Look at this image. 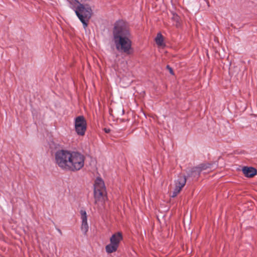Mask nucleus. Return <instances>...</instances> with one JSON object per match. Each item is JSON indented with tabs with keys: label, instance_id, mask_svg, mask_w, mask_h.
<instances>
[{
	"label": "nucleus",
	"instance_id": "1",
	"mask_svg": "<svg viewBox=\"0 0 257 257\" xmlns=\"http://www.w3.org/2000/svg\"><path fill=\"white\" fill-rule=\"evenodd\" d=\"M85 157L80 153L61 150L55 154L56 164L61 169L66 171H77L84 164Z\"/></svg>",
	"mask_w": 257,
	"mask_h": 257
},
{
	"label": "nucleus",
	"instance_id": "2",
	"mask_svg": "<svg viewBox=\"0 0 257 257\" xmlns=\"http://www.w3.org/2000/svg\"><path fill=\"white\" fill-rule=\"evenodd\" d=\"M112 35V41L116 50L121 53L131 54L133 51L132 42L129 30L123 21H119L115 23Z\"/></svg>",
	"mask_w": 257,
	"mask_h": 257
},
{
	"label": "nucleus",
	"instance_id": "3",
	"mask_svg": "<svg viewBox=\"0 0 257 257\" xmlns=\"http://www.w3.org/2000/svg\"><path fill=\"white\" fill-rule=\"evenodd\" d=\"M70 8L73 9L79 20L83 24L84 29L87 27L93 12L88 4H81L79 1H69Z\"/></svg>",
	"mask_w": 257,
	"mask_h": 257
},
{
	"label": "nucleus",
	"instance_id": "4",
	"mask_svg": "<svg viewBox=\"0 0 257 257\" xmlns=\"http://www.w3.org/2000/svg\"><path fill=\"white\" fill-rule=\"evenodd\" d=\"M107 193L104 183L101 178L96 179L94 184L95 203L98 206L102 205L107 199Z\"/></svg>",
	"mask_w": 257,
	"mask_h": 257
},
{
	"label": "nucleus",
	"instance_id": "5",
	"mask_svg": "<svg viewBox=\"0 0 257 257\" xmlns=\"http://www.w3.org/2000/svg\"><path fill=\"white\" fill-rule=\"evenodd\" d=\"M122 238V234L120 232L113 234L110 238V243L105 246L106 251L108 253L116 251Z\"/></svg>",
	"mask_w": 257,
	"mask_h": 257
},
{
	"label": "nucleus",
	"instance_id": "6",
	"mask_svg": "<svg viewBox=\"0 0 257 257\" xmlns=\"http://www.w3.org/2000/svg\"><path fill=\"white\" fill-rule=\"evenodd\" d=\"M186 182V178L185 176L180 175L178 179L175 180L174 184L172 186L170 192V196L175 197L180 192L184 187Z\"/></svg>",
	"mask_w": 257,
	"mask_h": 257
},
{
	"label": "nucleus",
	"instance_id": "7",
	"mask_svg": "<svg viewBox=\"0 0 257 257\" xmlns=\"http://www.w3.org/2000/svg\"><path fill=\"white\" fill-rule=\"evenodd\" d=\"M74 126L75 131L78 135L83 136L85 135L87 122L83 116L80 115L75 118Z\"/></svg>",
	"mask_w": 257,
	"mask_h": 257
},
{
	"label": "nucleus",
	"instance_id": "8",
	"mask_svg": "<svg viewBox=\"0 0 257 257\" xmlns=\"http://www.w3.org/2000/svg\"><path fill=\"white\" fill-rule=\"evenodd\" d=\"M80 213L81 215V219L82 221L81 223V230L82 232H83L85 234L88 230V224L87 223V215L86 212L84 210H81L80 211Z\"/></svg>",
	"mask_w": 257,
	"mask_h": 257
},
{
	"label": "nucleus",
	"instance_id": "9",
	"mask_svg": "<svg viewBox=\"0 0 257 257\" xmlns=\"http://www.w3.org/2000/svg\"><path fill=\"white\" fill-rule=\"evenodd\" d=\"M242 171L246 177L249 178L253 177L257 173L256 170L252 167H244Z\"/></svg>",
	"mask_w": 257,
	"mask_h": 257
},
{
	"label": "nucleus",
	"instance_id": "10",
	"mask_svg": "<svg viewBox=\"0 0 257 257\" xmlns=\"http://www.w3.org/2000/svg\"><path fill=\"white\" fill-rule=\"evenodd\" d=\"M208 168H209V165L201 164L198 167L193 168L192 173H196L197 175H199L202 170H206Z\"/></svg>",
	"mask_w": 257,
	"mask_h": 257
},
{
	"label": "nucleus",
	"instance_id": "11",
	"mask_svg": "<svg viewBox=\"0 0 257 257\" xmlns=\"http://www.w3.org/2000/svg\"><path fill=\"white\" fill-rule=\"evenodd\" d=\"M157 44L160 46L164 45L163 37L161 34L159 33L155 39Z\"/></svg>",
	"mask_w": 257,
	"mask_h": 257
},
{
	"label": "nucleus",
	"instance_id": "12",
	"mask_svg": "<svg viewBox=\"0 0 257 257\" xmlns=\"http://www.w3.org/2000/svg\"><path fill=\"white\" fill-rule=\"evenodd\" d=\"M172 14L173 16L172 17V19L176 22V26H178L179 25V17L177 14L174 13H173Z\"/></svg>",
	"mask_w": 257,
	"mask_h": 257
},
{
	"label": "nucleus",
	"instance_id": "13",
	"mask_svg": "<svg viewBox=\"0 0 257 257\" xmlns=\"http://www.w3.org/2000/svg\"><path fill=\"white\" fill-rule=\"evenodd\" d=\"M167 69L169 71L170 73L173 75L174 74V73H173V69L171 67H170V66L169 65H167Z\"/></svg>",
	"mask_w": 257,
	"mask_h": 257
},
{
	"label": "nucleus",
	"instance_id": "14",
	"mask_svg": "<svg viewBox=\"0 0 257 257\" xmlns=\"http://www.w3.org/2000/svg\"><path fill=\"white\" fill-rule=\"evenodd\" d=\"M104 131L106 133H108L110 131L109 129L104 128Z\"/></svg>",
	"mask_w": 257,
	"mask_h": 257
},
{
	"label": "nucleus",
	"instance_id": "15",
	"mask_svg": "<svg viewBox=\"0 0 257 257\" xmlns=\"http://www.w3.org/2000/svg\"><path fill=\"white\" fill-rule=\"evenodd\" d=\"M204 2L207 4L208 7L209 6L208 1H204Z\"/></svg>",
	"mask_w": 257,
	"mask_h": 257
},
{
	"label": "nucleus",
	"instance_id": "16",
	"mask_svg": "<svg viewBox=\"0 0 257 257\" xmlns=\"http://www.w3.org/2000/svg\"><path fill=\"white\" fill-rule=\"evenodd\" d=\"M58 231L60 233V234H62V232L60 229H57Z\"/></svg>",
	"mask_w": 257,
	"mask_h": 257
}]
</instances>
